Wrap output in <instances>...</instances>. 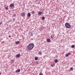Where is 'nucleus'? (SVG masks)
I'll use <instances>...</instances> for the list:
<instances>
[{
	"mask_svg": "<svg viewBox=\"0 0 75 75\" xmlns=\"http://www.w3.org/2000/svg\"><path fill=\"white\" fill-rule=\"evenodd\" d=\"M34 47V44L30 43L28 45V49H29V50H31L33 49V48Z\"/></svg>",
	"mask_w": 75,
	"mask_h": 75,
	"instance_id": "1",
	"label": "nucleus"
},
{
	"mask_svg": "<svg viewBox=\"0 0 75 75\" xmlns=\"http://www.w3.org/2000/svg\"><path fill=\"white\" fill-rule=\"evenodd\" d=\"M65 27L67 28H71V25L69 23L67 22L65 24Z\"/></svg>",
	"mask_w": 75,
	"mask_h": 75,
	"instance_id": "2",
	"label": "nucleus"
},
{
	"mask_svg": "<svg viewBox=\"0 0 75 75\" xmlns=\"http://www.w3.org/2000/svg\"><path fill=\"white\" fill-rule=\"evenodd\" d=\"M25 16V13H24V12L21 13V16L22 17H24Z\"/></svg>",
	"mask_w": 75,
	"mask_h": 75,
	"instance_id": "3",
	"label": "nucleus"
},
{
	"mask_svg": "<svg viewBox=\"0 0 75 75\" xmlns=\"http://www.w3.org/2000/svg\"><path fill=\"white\" fill-rule=\"evenodd\" d=\"M20 56V54H18L16 55V58H19Z\"/></svg>",
	"mask_w": 75,
	"mask_h": 75,
	"instance_id": "4",
	"label": "nucleus"
},
{
	"mask_svg": "<svg viewBox=\"0 0 75 75\" xmlns=\"http://www.w3.org/2000/svg\"><path fill=\"white\" fill-rule=\"evenodd\" d=\"M10 6V7H11V8H12V7H14V5H13V4H11Z\"/></svg>",
	"mask_w": 75,
	"mask_h": 75,
	"instance_id": "5",
	"label": "nucleus"
},
{
	"mask_svg": "<svg viewBox=\"0 0 75 75\" xmlns=\"http://www.w3.org/2000/svg\"><path fill=\"white\" fill-rule=\"evenodd\" d=\"M20 71H21L20 69H18L17 70H16V73H17L20 72Z\"/></svg>",
	"mask_w": 75,
	"mask_h": 75,
	"instance_id": "6",
	"label": "nucleus"
},
{
	"mask_svg": "<svg viewBox=\"0 0 75 75\" xmlns=\"http://www.w3.org/2000/svg\"><path fill=\"white\" fill-rule=\"evenodd\" d=\"M47 42H50L51 41V40L50 39H47Z\"/></svg>",
	"mask_w": 75,
	"mask_h": 75,
	"instance_id": "7",
	"label": "nucleus"
},
{
	"mask_svg": "<svg viewBox=\"0 0 75 75\" xmlns=\"http://www.w3.org/2000/svg\"><path fill=\"white\" fill-rule=\"evenodd\" d=\"M42 14V12L39 11V12H38V15H41Z\"/></svg>",
	"mask_w": 75,
	"mask_h": 75,
	"instance_id": "8",
	"label": "nucleus"
},
{
	"mask_svg": "<svg viewBox=\"0 0 75 75\" xmlns=\"http://www.w3.org/2000/svg\"><path fill=\"white\" fill-rule=\"evenodd\" d=\"M20 42L19 41H17V42H16V44H19Z\"/></svg>",
	"mask_w": 75,
	"mask_h": 75,
	"instance_id": "9",
	"label": "nucleus"
},
{
	"mask_svg": "<svg viewBox=\"0 0 75 75\" xmlns=\"http://www.w3.org/2000/svg\"><path fill=\"white\" fill-rule=\"evenodd\" d=\"M58 62V59H56L55 60L54 62H55V63H57V62Z\"/></svg>",
	"mask_w": 75,
	"mask_h": 75,
	"instance_id": "10",
	"label": "nucleus"
},
{
	"mask_svg": "<svg viewBox=\"0 0 75 75\" xmlns=\"http://www.w3.org/2000/svg\"><path fill=\"white\" fill-rule=\"evenodd\" d=\"M28 17H30V16H31V14H30V13H28Z\"/></svg>",
	"mask_w": 75,
	"mask_h": 75,
	"instance_id": "11",
	"label": "nucleus"
},
{
	"mask_svg": "<svg viewBox=\"0 0 75 75\" xmlns=\"http://www.w3.org/2000/svg\"><path fill=\"white\" fill-rule=\"evenodd\" d=\"M38 58L37 57H36L35 58V61H37V60H38Z\"/></svg>",
	"mask_w": 75,
	"mask_h": 75,
	"instance_id": "12",
	"label": "nucleus"
},
{
	"mask_svg": "<svg viewBox=\"0 0 75 75\" xmlns=\"http://www.w3.org/2000/svg\"><path fill=\"white\" fill-rule=\"evenodd\" d=\"M71 47L72 48H74L75 47V45H73L71 46Z\"/></svg>",
	"mask_w": 75,
	"mask_h": 75,
	"instance_id": "13",
	"label": "nucleus"
},
{
	"mask_svg": "<svg viewBox=\"0 0 75 75\" xmlns=\"http://www.w3.org/2000/svg\"><path fill=\"white\" fill-rule=\"evenodd\" d=\"M42 20H45V17L42 16Z\"/></svg>",
	"mask_w": 75,
	"mask_h": 75,
	"instance_id": "14",
	"label": "nucleus"
},
{
	"mask_svg": "<svg viewBox=\"0 0 75 75\" xmlns=\"http://www.w3.org/2000/svg\"><path fill=\"white\" fill-rule=\"evenodd\" d=\"M39 54L40 55H42V52H39Z\"/></svg>",
	"mask_w": 75,
	"mask_h": 75,
	"instance_id": "15",
	"label": "nucleus"
},
{
	"mask_svg": "<svg viewBox=\"0 0 75 75\" xmlns=\"http://www.w3.org/2000/svg\"><path fill=\"white\" fill-rule=\"evenodd\" d=\"M54 66H55V64H51V66L52 67H54Z\"/></svg>",
	"mask_w": 75,
	"mask_h": 75,
	"instance_id": "16",
	"label": "nucleus"
},
{
	"mask_svg": "<svg viewBox=\"0 0 75 75\" xmlns=\"http://www.w3.org/2000/svg\"><path fill=\"white\" fill-rule=\"evenodd\" d=\"M31 36H33V33L32 32L30 34Z\"/></svg>",
	"mask_w": 75,
	"mask_h": 75,
	"instance_id": "17",
	"label": "nucleus"
},
{
	"mask_svg": "<svg viewBox=\"0 0 75 75\" xmlns=\"http://www.w3.org/2000/svg\"><path fill=\"white\" fill-rule=\"evenodd\" d=\"M69 55H68V54H66L65 56L67 57H68Z\"/></svg>",
	"mask_w": 75,
	"mask_h": 75,
	"instance_id": "18",
	"label": "nucleus"
},
{
	"mask_svg": "<svg viewBox=\"0 0 75 75\" xmlns=\"http://www.w3.org/2000/svg\"><path fill=\"white\" fill-rule=\"evenodd\" d=\"M12 62H14V60L12 59L11 60Z\"/></svg>",
	"mask_w": 75,
	"mask_h": 75,
	"instance_id": "19",
	"label": "nucleus"
},
{
	"mask_svg": "<svg viewBox=\"0 0 75 75\" xmlns=\"http://www.w3.org/2000/svg\"><path fill=\"white\" fill-rule=\"evenodd\" d=\"M40 75H43V74H42V73H40L39 74Z\"/></svg>",
	"mask_w": 75,
	"mask_h": 75,
	"instance_id": "20",
	"label": "nucleus"
},
{
	"mask_svg": "<svg viewBox=\"0 0 75 75\" xmlns=\"http://www.w3.org/2000/svg\"><path fill=\"white\" fill-rule=\"evenodd\" d=\"M32 14H34V13H35V12L34 11H33L32 12Z\"/></svg>",
	"mask_w": 75,
	"mask_h": 75,
	"instance_id": "21",
	"label": "nucleus"
},
{
	"mask_svg": "<svg viewBox=\"0 0 75 75\" xmlns=\"http://www.w3.org/2000/svg\"><path fill=\"white\" fill-rule=\"evenodd\" d=\"M70 69L71 70H73V67H71Z\"/></svg>",
	"mask_w": 75,
	"mask_h": 75,
	"instance_id": "22",
	"label": "nucleus"
},
{
	"mask_svg": "<svg viewBox=\"0 0 75 75\" xmlns=\"http://www.w3.org/2000/svg\"><path fill=\"white\" fill-rule=\"evenodd\" d=\"M5 9H6V10H8V7H6L5 8Z\"/></svg>",
	"mask_w": 75,
	"mask_h": 75,
	"instance_id": "23",
	"label": "nucleus"
},
{
	"mask_svg": "<svg viewBox=\"0 0 75 75\" xmlns=\"http://www.w3.org/2000/svg\"><path fill=\"white\" fill-rule=\"evenodd\" d=\"M15 16H16V14H14V17H15Z\"/></svg>",
	"mask_w": 75,
	"mask_h": 75,
	"instance_id": "24",
	"label": "nucleus"
},
{
	"mask_svg": "<svg viewBox=\"0 0 75 75\" xmlns=\"http://www.w3.org/2000/svg\"><path fill=\"white\" fill-rule=\"evenodd\" d=\"M0 23L1 24H2V23H3V22H1Z\"/></svg>",
	"mask_w": 75,
	"mask_h": 75,
	"instance_id": "25",
	"label": "nucleus"
},
{
	"mask_svg": "<svg viewBox=\"0 0 75 75\" xmlns=\"http://www.w3.org/2000/svg\"><path fill=\"white\" fill-rule=\"evenodd\" d=\"M9 37L10 38L11 37V35H9Z\"/></svg>",
	"mask_w": 75,
	"mask_h": 75,
	"instance_id": "26",
	"label": "nucleus"
},
{
	"mask_svg": "<svg viewBox=\"0 0 75 75\" xmlns=\"http://www.w3.org/2000/svg\"><path fill=\"white\" fill-rule=\"evenodd\" d=\"M70 53H68V54H69V55H70Z\"/></svg>",
	"mask_w": 75,
	"mask_h": 75,
	"instance_id": "27",
	"label": "nucleus"
},
{
	"mask_svg": "<svg viewBox=\"0 0 75 75\" xmlns=\"http://www.w3.org/2000/svg\"><path fill=\"white\" fill-rule=\"evenodd\" d=\"M51 38H52V36H51Z\"/></svg>",
	"mask_w": 75,
	"mask_h": 75,
	"instance_id": "28",
	"label": "nucleus"
},
{
	"mask_svg": "<svg viewBox=\"0 0 75 75\" xmlns=\"http://www.w3.org/2000/svg\"><path fill=\"white\" fill-rule=\"evenodd\" d=\"M13 20H14H14H15V19H13Z\"/></svg>",
	"mask_w": 75,
	"mask_h": 75,
	"instance_id": "29",
	"label": "nucleus"
},
{
	"mask_svg": "<svg viewBox=\"0 0 75 75\" xmlns=\"http://www.w3.org/2000/svg\"><path fill=\"white\" fill-rule=\"evenodd\" d=\"M1 75V73H0V75Z\"/></svg>",
	"mask_w": 75,
	"mask_h": 75,
	"instance_id": "30",
	"label": "nucleus"
}]
</instances>
